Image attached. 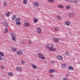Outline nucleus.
<instances>
[{"instance_id": "f257e3e1", "label": "nucleus", "mask_w": 80, "mask_h": 80, "mask_svg": "<svg viewBox=\"0 0 80 80\" xmlns=\"http://www.w3.org/2000/svg\"><path fill=\"white\" fill-rule=\"evenodd\" d=\"M50 46L51 47L49 48V50L52 52H55V48H53L54 46L53 44H51V45Z\"/></svg>"}, {"instance_id": "f03ea898", "label": "nucleus", "mask_w": 80, "mask_h": 80, "mask_svg": "<svg viewBox=\"0 0 80 80\" xmlns=\"http://www.w3.org/2000/svg\"><path fill=\"white\" fill-rule=\"evenodd\" d=\"M11 37L12 38V40H13V41H16V39L15 38V34H14L13 33H11Z\"/></svg>"}, {"instance_id": "7ed1b4c3", "label": "nucleus", "mask_w": 80, "mask_h": 80, "mask_svg": "<svg viewBox=\"0 0 80 80\" xmlns=\"http://www.w3.org/2000/svg\"><path fill=\"white\" fill-rule=\"evenodd\" d=\"M37 32L39 34H41L42 32V28L40 27H38L37 28Z\"/></svg>"}, {"instance_id": "20e7f679", "label": "nucleus", "mask_w": 80, "mask_h": 80, "mask_svg": "<svg viewBox=\"0 0 80 80\" xmlns=\"http://www.w3.org/2000/svg\"><path fill=\"white\" fill-rule=\"evenodd\" d=\"M24 27H30V23L29 22H27L26 21L24 22Z\"/></svg>"}, {"instance_id": "39448f33", "label": "nucleus", "mask_w": 80, "mask_h": 80, "mask_svg": "<svg viewBox=\"0 0 80 80\" xmlns=\"http://www.w3.org/2000/svg\"><path fill=\"white\" fill-rule=\"evenodd\" d=\"M38 56L40 58H41V59H45V57H44L43 55L41 53H38Z\"/></svg>"}, {"instance_id": "423d86ee", "label": "nucleus", "mask_w": 80, "mask_h": 80, "mask_svg": "<svg viewBox=\"0 0 80 80\" xmlns=\"http://www.w3.org/2000/svg\"><path fill=\"white\" fill-rule=\"evenodd\" d=\"M33 5L35 7H38V5H39V3L38 2H35L33 3Z\"/></svg>"}, {"instance_id": "0eeeda50", "label": "nucleus", "mask_w": 80, "mask_h": 80, "mask_svg": "<svg viewBox=\"0 0 80 80\" xmlns=\"http://www.w3.org/2000/svg\"><path fill=\"white\" fill-rule=\"evenodd\" d=\"M57 58L59 60H63V57L60 55H58L57 56Z\"/></svg>"}, {"instance_id": "6e6552de", "label": "nucleus", "mask_w": 80, "mask_h": 80, "mask_svg": "<svg viewBox=\"0 0 80 80\" xmlns=\"http://www.w3.org/2000/svg\"><path fill=\"white\" fill-rule=\"evenodd\" d=\"M74 16H75V13L73 12L70 13L69 15V17L70 18H73Z\"/></svg>"}, {"instance_id": "1a4fd4ad", "label": "nucleus", "mask_w": 80, "mask_h": 80, "mask_svg": "<svg viewBox=\"0 0 80 80\" xmlns=\"http://www.w3.org/2000/svg\"><path fill=\"white\" fill-rule=\"evenodd\" d=\"M23 52L22 51H19L17 52V54L18 55H23Z\"/></svg>"}, {"instance_id": "9d476101", "label": "nucleus", "mask_w": 80, "mask_h": 80, "mask_svg": "<svg viewBox=\"0 0 80 80\" xmlns=\"http://www.w3.org/2000/svg\"><path fill=\"white\" fill-rule=\"evenodd\" d=\"M65 24L67 26H69L70 25V22L68 21H67L65 22Z\"/></svg>"}, {"instance_id": "9b49d317", "label": "nucleus", "mask_w": 80, "mask_h": 80, "mask_svg": "<svg viewBox=\"0 0 80 80\" xmlns=\"http://www.w3.org/2000/svg\"><path fill=\"white\" fill-rule=\"evenodd\" d=\"M53 41L54 42H59V39L58 38H53Z\"/></svg>"}, {"instance_id": "f8f14e48", "label": "nucleus", "mask_w": 80, "mask_h": 80, "mask_svg": "<svg viewBox=\"0 0 80 80\" xmlns=\"http://www.w3.org/2000/svg\"><path fill=\"white\" fill-rule=\"evenodd\" d=\"M55 69H52L50 70L49 71V72L50 73H55Z\"/></svg>"}, {"instance_id": "ddd939ff", "label": "nucleus", "mask_w": 80, "mask_h": 80, "mask_svg": "<svg viewBox=\"0 0 80 80\" xmlns=\"http://www.w3.org/2000/svg\"><path fill=\"white\" fill-rule=\"evenodd\" d=\"M20 20H21V19H20V18L19 17H18L16 18L15 20V21L16 22H20Z\"/></svg>"}, {"instance_id": "4468645a", "label": "nucleus", "mask_w": 80, "mask_h": 80, "mask_svg": "<svg viewBox=\"0 0 80 80\" xmlns=\"http://www.w3.org/2000/svg\"><path fill=\"white\" fill-rule=\"evenodd\" d=\"M58 8H64V6L62 4H59L58 5Z\"/></svg>"}, {"instance_id": "2eb2a0df", "label": "nucleus", "mask_w": 80, "mask_h": 80, "mask_svg": "<svg viewBox=\"0 0 80 80\" xmlns=\"http://www.w3.org/2000/svg\"><path fill=\"white\" fill-rule=\"evenodd\" d=\"M22 67H17L16 69L17 70H18V71H19L20 72H21L22 71Z\"/></svg>"}, {"instance_id": "dca6fc26", "label": "nucleus", "mask_w": 80, "mask_h": 80, "mask_svg": "<svg viewBox=\"0 0 80 80\" xmlns=\"http://www.w3.org/2000/svg\"><path fill=\"white\" fill-rule=\"evenodd\" d=\"M31 67L32 68H33V69L37 68V66L35 64H32Z\"/></svg>"}, {"instance_id": "f3484780", "label": "nucleus", "mask_w": 80, "mask_h": 80, "mask_svg": "<svg viewBox=\"0 0 80 80\" xmlns=\"http://www.w3.org/2000/svg\"><path fill=\"white\" fill-rule=\"evenodd\" d=\"M68 69L69 70H74V69L72 66H69L68 67Z\"/></svg>"}, {"instance_id": "a211bd4d", "label": "nucleus", "mask_w": 80, "mask_h": 80, "mask_svg": "<svg viewBox=\"0 0 80 80\" xmlns=\"http://www.w3.org/2000/svg\"><path fill=\"white\" fill-rule=\"evenodd\" d=\"M62 67V68H65V67L67 66V64H62L61 65Z\"/></svg>"}, {"instance_id": "6ab92c4d", "label": "nucleus", "mask_w": 80, "mask_h": 80, "mask_svg": "<svg viewBox=\"0 0 80 80\" xmlns=\"http://www.w3.org/2000/svg\"><path fill=\"white\" fill-rule=\"evenodd\" d=\"M17 16L15 15H13L11 17V18L12 20H15V19Z\"/></svg>"}, {"instance_id": "aec40b11", "label": "nucleus", "mask_w": 80, "mask_h": 80, "mask_svg": "<svg viewBox=\"0 0 80 80\" xmlns=\"http://www.w3.org/2000/svg\"><path fill=\"white\" fill-rule=\"evenodd\" d=\"M3 25L4 26V27H8V24L5 22H3Z\"/></svg>"}, {"instance_id": "412c9836", "label": "nucleus", "mask_w": 80, "mask_h": 80, "mask_svg": "<svg viewBox=\"0 0 80 80\" xmlns=\"http://www.w3.org/2000/svg\"><path fill=\"white\" fill-rule=\"evenodd\" d=\"M8 75H9V77H12V76H13V73L12 72H9L8 73Z\"/></svg>"}, {"instance_id": "4be33fe9", "label": "nucleus", "mask_w": 80, "mask_h": 80, "mask_svg": "<svg viewBox=\"0 0 80 80\" xmlns=\"http://www.w3.org/2000/svg\"><path fill=\"white\" fill-rule=\"evenodd\" d=\"M6 15L7 17H8L10 15V12H8L7 13H6Z\"/></svg>"}, {"instance_id": "5701e85b", "label": "nucleus", "mask_w": 80, "mask_h": 80, "mask_svg": "<svg viewBox=\"0 0 80 80\" xmlns=\"http://www.w3.org/2000/svg\"><path fill=\"white\" fill-rule=\"evenodd\" d=\"M54 30H55V31L57 32V31H58L59 30V28L58 27L55 28Z\"/></svg>"}, {"instance_id": "b1692460", "label": "nucleus", "mask_w": 80, "mask_h": 80, "mask_svg": "<svg viewBox=\"0 0 80 80\" xmlns=\"http://www.w3.org/2000/svg\"><path fill=\"white\" fill-rule=\"evenodd\" d=\"M0 55L2 57H3L4 56V53L3 52H0Z\"/></svg>"}, {"instance_id": "393cba45", "label": "nucleus", "mask_w": 80, "mask_h": 80, "mask_svg": "<svg viewBox=\"0 0 80 80\" xmlns=\"http://www.w3.org/2000/svg\"><path fill=\"white\" fill-rule=\"evenodd\" d=\"M57 19H58L59 20H60V19H62V17H61V16H58L57 17Z\"/></svg>"}, {"instance_id": "a878e982", "label": "nucleus", "mask_w": 80, "mask_h": 80, "mask_svg": "<svg viewBox=\"0 0 80 80\" xmlns=\"http://www.w3.org/2000/svg\"><path fill=\"white\" fill-rule=\"evenodd\" d=\"M4 30L5 31V32H4V33H8V30L7 29H5Z\"/></svg>"}, {"instance_id": "bb28decb", "label": "nucleus", "mask_w": 80, "mask_h": 80, "mask_svg": "<svg viewBox=\"0 0 80 80\" xmlns=\"http://www.w3.org/2000/svg\"><path fill=\"white\" fill-rule=\"evenodd\" d=\"M17 50V48H14L12 49V52H15Z\"/></svg>"}, {"instance_id": "cd10ccee", "label": "nucleus", "mask_w": 80, "mask_h": 80, "mask_svg": "<svg viewBox=\"0 0 80 80\" xmlns=\"http://www.w3.org/2000/svg\"><path fill=\"white\" fill-rule=\"evenodd\" d=\"M3 6L5 7V6H7V3L6 2H4L3 3Z\"/></svg>"}, {"instance_id": "c85d7f7f", "label": "nucleus", "mask_w": 80, "mask_h": 80, "mask_svg": "<svg viewBox=\"0 0 80 80\" xmlns=\"http://www.w3.org/2000/svg\"><path fill=\"white\" fill-rule=\"evenodd\" d=\"M16 24H17V25H20V24L21 23V22H16Z\"/></svg>"}, {"instance_id": "c756f323", "label": "nucleus", "mask_w": 80, "mask_h": 80, "mask_svg": "<svg viewBox=\"0 0 80 80\" xmlns=\"http://www.w3.org/2000/svg\"><path fill=\"white\" fill-rule=\"evenodd\" d=\"M48 2H51V3H54V0H48Z\"/></svg>"}, {"instance_id": "7c9ffc66", "label": "nucleus", "mask_w": 80, "mask_h": 80, "mask_svg": "<svg viewBox=\"0 0 80 80\" xmlns=\"http://www.w3.org/2000/svg\"><path fill=\"white\" fill-rule=\"evenodd\" d=\"M23 3L24 4H27V0H23Z\"/></svg>"}, {"instance_id": "2f4dec72", "label": "nucleus", "mask_w": 80, "mask_h": 80, "mask_svg": "<svg viewBox=\"0 0 80 80\" xmlns=\"http://www.w3.org/2000/svg\"><path fill=\"white\" fill-rule=\"evenodd\" d=\"M70 5H68L66 7V9H67V10H68V9H70Z\"/></svg>"}, {"instance_id": "473e14b6", "label": "nucleus", "mask_w": 80, "mask_h": 80, "mask_svg": "<svg viewBox=\"0 0 80 80\" xmlns=\"http://www.w3.org/2000/svg\"><path fill=\"white\" fill-rule=\"evenodd\" d=\"M45 47L47 48H48L50 47H49V45L48 44H47L45 45Z\"/></svg>"}, {"instance_id": "72a5a7b5", "label": "nucleus", "mask_w": 80, "mask_h": 80, "mask_svg": "<svg viewBox=\"0 0 80 80\" xmlns=\"http://www.w3.org/2000/svg\"><path fill=\"white\" fill-rule=\"evenodd\" d=\"M34 23H36L38 21V19H35L34 20Z\"/></svg>"}, {"instance_id": "f704fd0d", "label": "nucleus", "mask_w": 80, "mask_h": 80, "mask_svg": "<svg viewBox=\"0 0 80 80\" xmlns=\"http://www.w3.org/2000/svg\"><path fill=\"white\" fill-rule=\"evenodd\" d=\"M0 68H1V69H2V70H3L4 68H5V67L4 66L2 65L0 67Z\"/></svg>"}, {"instance_id": "c9c22d12", "label": "nucleus", "mask_w": 80, "mask_h": 80, "mask_svg": "<svg viewBox=\"0 0 80 80\" xmlns=\"http://www.w3.org/2000/svg\"><path fill=\"white\" fill-rule=\"evenodd\" d=\"M49 77H51V78H52V77H54L53 75L52 74H51L49 75Z\"/></svg>"}, {"instance_id": "e433bc0d", "label": "nucleus", "mask_w": 80, "mask_h": 80, "mask_svg": "<svg viewBox=\"0 0 80 80\" xmlns=\"http://www.w3.org/2000/svg\"><path fill=\"white\" fill-rule=\"evenodd\" d=\"M63 80H68V79L67 78L65 77H64L63 78Z\"/></svg>"}, {"instance_id": "4c0bfd02", "label": "nucleus", "mask_w": 80, "mask_h": 80, "mask_svg": "<svg viewBox=\"0 0 80 80\" xmlns=\"http://www.w3.org/2000/svg\"><path fill=\"white\" fill-rule=\"evenodd\" d=\"M21 44H25V42L24 41H22L21 42Z\"/></svg>"}, {"instance_id": "58836bf2", "label": "nucleus", "mask_w": 80, "mask_h": 80, "mask_svg": "<svg viewBox=\"0 0 80 80\" xmlns=\"http://www.w3.org/2000/svg\"><path fill=\"white\" fill-rule=\"evenodd\" d=\"M74 3H77V2H78V1L77 0H75V1H74Z\"/></svg>"}, {"instance_id": "ea45409f", "label": "nucleus", "mask_w": 80, "mask_h": 80, "mask_svg": "<svg viewBox=\"0 0 80 80\" xmlns=\"http://www.w3.org/2000/svg\"><path fill=\"white\" fill-rule=\"evenodd\" d=\"M0 60H3V57L0 56Z\"/></svg>"}, {"instance_id": "a19ab883", "label": "nucleus", "mask_w": 80, "mask_h": 80, "mask_svg": "<svg viewBox=\"0 0 80 80\" xmlns=\"http://www.w3.org/2000/svg\"><path fill=\"white\" fill-rule=\"evenodd\" d=\"M21 63L22 64H23L25 63V62L24 61H22L21 62Z\"/></svg>"}, {"instance_id": "79ce46f5", "label": "nucleus", "mask_w": 80, "mask_h": 80, "mask_svg": "<svg viewBox=\"0 0 80 80\" xmlns=\"http://www.w3.org/2000/svg\"><path fill=\"white\" fill-rule=\"evenodd\" d=\"M70 3H74V1L71 0L70 1Z\"/></svg>"}, {"instance_id": "37998d69", "label": "nucleus", "mask_w": 80, "mask_h": 80, "mask_svg": "<svg viewBox=\"0 0 80 80\" xmlns=\"http://www.w3.org/2000/svg\"><path fill=\"white\" fill-rule=\"evenodd\" d=\"M29 43L30 44H31V43H32V41H30V40H29Z\"/></svg>"}, {"instance_id": "c03bdc74", "label": "nucleus", "mask_w": 80, "mask_h": 80, "mask_svg": "<svg viewBox=\"0 0 80 80\" xmlns=\"http://www.w3.org/2000/svg\"><path fill=\"white\" fill-rule=\"evenodd\" d=\"M68 75H69V74H67L66 75V77H68Z\"/></svg>"}, {"instance_id": "a18cd8bd", "label": "nucleus", "mask_w": 80, "mask_h": 80, "mask_svg": "<svg viewBox=\"0 0 80 80\" xmlns=\"http://www.w3.org/2000/svg\"><path fill=\"white\" fill-rule=\"evenodd\" d=\"M51 63H55V62L53 61H52L51 62Z\"/></svg>"}, {"instance_id": "49530a36", "label": "nucleus", "mask_w": 80, "mask_h": 80, "mask_svg": "<svg viewBox=\"0 0 80 80\" xmlns=\"http://www.w3.org/2000/svg\"><path fill=\"white\" fill-rule=\"evenodd\" d=\"M68 52H66L65 53V55H68Z\"/></svg>"}, {"instance_id": "de8ad7c7", "label": "nucleus", "mask_w": 80, "mask_h": 80, "mask_svg": "<svg viewBox=\"0 0 80 80\" xmlns=\"http://www.w3.org/2000/svg\"><path fill=\"white\" fill-rule=\"evenodd\" d=\"M66 1L67 2H70V0H66Z\"/></svg>"}, {"instance_id": "09e8293b", "label": "nucleus", "mask_w": 80, "mask_h": 80, "mask_svg": "<svg viewBox=\"0 0 80 80\" xmlns=\"http://www.w3.org/2000/svg\"><path fill=\"white\" fill-rule=\"evenodd\" d=\"M37 80H39V79H37Z\"/></svg>"}]
</instances>
